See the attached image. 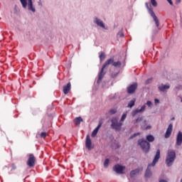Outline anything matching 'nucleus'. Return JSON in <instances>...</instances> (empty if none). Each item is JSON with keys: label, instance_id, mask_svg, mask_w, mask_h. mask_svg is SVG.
<instances>
[{"label": "nucleus", "instance_id": "nucleus-1", "mask_svg": "<svg viewBox=\"0 0 182 182\" xmlns=\"http://www.w3.org/2000/svg\"><path fill=\"white\" fill-rule=\"evenodd\" d=\"M112 66H114V68H120L122 66V63L120 61L114 62V59L109 58L102 65V69L100 72L98 73V80H97V83H100L102 82V79L105 77V75H106V72H105V70L107 68H109V65H112Z\"/></svg>", "mask_w": 182, "mask_h": 182}, {"label": "nucleus", "instance_id": "nucleus-2", "mask_svg": "<svg viewBox=\"0 0 182 182\" xmlns=\"http://www.w3.org/2000/svg\"><path fill=\"white\" fill-rule=\"evenodd\" d=\"M159 159H160V149H158L156 151V154L155 155L152 164L148 165L147 169L145 172L146 178H149V177H151V167H154V166H156V163H157Z\"/></svg>", "mask_w": 182, "mask_h": 182}, {"label": "nucleus", "instance_id": "nucleus-3", "mask_svg": "<svg viewBox=\"0 0 182 182\" xmlns=\"http://www.w3.org/2000/svg\"><path fill=\"white\" fill-rule=\"evenodd\" d=\"M176 160V151L173 149H168L166 157V164L168 167H171V165L174 164Z\"/></svg>", "mask_w": 182, "mask_h": 182}, {"label": "nucleus", "instance_id": "nucleus-4", "mask_svg": "<svg viewBox=\"0 0 182 182\" xmlns=\"http://www.w3.org/2000/svg\"><path fill=\"white\" fill-rule=\"evenodd\" d=\"M20 2L24 9L27 8L28 11H31L33 14L36 12V9L33 6V1L32 0H20Z\"/></svg>", "mask_w": 182, "mask_h": 182}, {"label": "nucleus", "instance_id": "nucleus-5", "mask_svg": "<svg viewBox=\"0 0 182 182\" xmlns=\"http://www.w3.org/2000/svg\"><path fill=\"white\" fill-rule=\"evenodd\" d=\"M122 126H123V123L119 121V117H113L111 119V127L116 132H120L122 130Z\"/></svg>", "mask_w": 182, "mask_h": 182}, {"label": "nucleus", "instance_id": "nucleus-6", "mask_svg": "<svg viewBox=\"0 0 182 182\" xmlns=\"http://www.w3.org/2000/svg\"><path fill=\"white\" fill-rule=\"evenodd\" d=\"M145 5L149 12V14L153 18V19L155 22L156 26H159L160 25V22L159 21V18H157V16H156V14L153 11V9H151V6L150 5L149 3H146Z\"/></svg>", "mask_w": 182, "mask_h": 182}, {"label": "nucleus", "instance_id": "nucleus-7", "mask_svg": "<svg viewBox=\"0 0 182 182\" xmlns=\"http://www.w3.org/2000/svg\"><path fill=\"white\" fill-rule=\"evenodd\" d=\"M138 143L144 153H149V150H150V143L144 139H139Z\"/></svg>", "mask_w": 182, "mask_h": 182}, {"label": "nucleus", "instance_id": "nucleus-8", "mask_svg": "<svg viewBox=\"0 0 182 182\" xmlns=\"http://www.w3.org/2000/svg\"><path fill=\"white\" fill-rule=\"evenodd\" d=\"M35 161H36V158H35L33 154H29L28 159L27 161V166H28V167H34Z\"/></svg>", "mask_w": 182, "mask_h": 182}, {"label": "nucleus", "instance_id": "nucleus-9", "mask_svg": "<svg viewBox=\"0 0 182 182\" xmlns=\"http://www.w3.org/2000/svg\"><path fill=\"white\" fill-rule=\"evenodd\" d=\"M94 23H96V25H97V26H100V28H102V29H107L106 28V26H105V23H103V21L97 17H95L94 18Z\"/></svg>", "mask_w": 182, "mask_h": 182}, {"label": "nucleus", "instance_id": "nucleus-10", "mask_svg": "<svg viewBox=\"0 0 182 182\" xmlns=\"http://www.w3.org/2000/svg\"><path fill=\"white\" fill-rule=\"evenodd\" d=\"M158 89H159V90H160V92H163L164 93H166V92H167L168 90V89H170V85L169 84H167V85L160 84L158 86Z\"/></svg>", "mask_w": 182, "mask_h": 182}, {"label": "nucleus", "instance_id": "nucleus-11", "mask_svg": "<svg viewBox=\"0 0 182 182\" xmlns=\"http://www.w3.org/2000/svg\"><path fill=\"white\" fill-rule=\"evenodd\" d=\"M136 89H137V83H134L127 87V92L129 95H133L136 92Z\"/></svg>", "mask_w": 182, "mask_h": 182}, {"label": "nucleus", "instance_id": "nucleus-12", "mask_svg": "<svg viewBox=\"0 0 182 182\" xmlns=\"http://www.w3.org/2000/svg\"><path fill=\"white\" fill-rule=\"evenodd\" d=\"M85 146L88 150H92V139H90V136L89 135L86 136Z\"/></svg>", "mask_w": 182, "mask_h": 182}, {"label": "nucleus", "instance_id": "nucleus-13", "mask_svg": "<svg viewBox=\"0 0 182 182\" xmlns=\"http://www.w3.org/2000/svg\"><path fill=\"white\" fill-rule=\"evenodd\" d=\"M173 132V124H170L166 129L165 134V139H168L170 136H171V133Z\"/></svg>", "mask_w": 182, "mask_h": 182}, {"label": "nucleus", "instance_id": "nucleus-14", "mask_svg": "<svg viewBox=\"0 0 182 182\" xmlns=\"http://www.w3.org/2000/svg\"><path fill=\"white\" fill-rule=\"evenodd\" d=\"M102 124H103V123L102 122H99L97 127L92 132V137H96L99 132V129H100V127H102Z\"/></svg>", "mask_w": 182, "mask_h": 182}, {"label": "nucleus", "instance_id": "nucleus-15", "mask_svg": "<svg viewBox=\"0 0 182 182\" xmlns=\"http://www.w3.org/2000/svg\"><path fill=\"white\" fill-rule=\"evenodd\" d=\"M123 170H124V166L120 165H115L114 167V171L118 174H123Z\"/></svg>", "mask_w": 182, "mask_h": 182}, {"label": "nucleus", "instance_id": "nucleus-16", "mask_svg": "<svg viewBox=\"0 0 182 182\" xmlns=\"http://www.w3.org/2000/svg\"><path fill=\"white\" fill-rule=\"evenodd\" d=\"M182 144V132L179 131L176 136V146H181Z\"/></svg>", "mask_w": 182, "mask_h": 182}, {"label": "nucleus", "instance_id": "nucleus-17", "mask_svg": "<svg viewBox=\"0 0 182 182\" xmlns=\"http://www.w3.org/2000/svg\"><path fill=\"white\" fill-rule=\"evenodd\" d=\"M144 110H146V105H142L141 109H136L135 110H134L132 112V116L134 117L136 116V114H137V113H143V112H144Z\"/></svg>", "mask_w": 182, "mask_h": 182}, {"label": "nucleus", "instance_id": "nucleus-18", "mask_svg": "<svg viewBox=\"0 0 182 182\" xmlns=\"http://www.w3.org/2000/svg\"><path fill=\"white\" fill-rule=\"evenodd\" d=\"M71 85L70 82H68L66 85L63 87V93L64 95H68L70 91Z\"/></svg>", "mask_w": 182, "mask_h": 182}, {"label": "nucleus", "instance_id": "nucleus-19", "mask_svg": "<svg viewBox=\"0 0 182 182\" xmlns=\"http://www.w3.org/2000/svg\"><path fill=\"white\" fill-rule=\"evenodd\" d=\"M81 122H83V119H82L81 117H76L74 119V123H75V126H80Z\"/></svg>", "mask_w": 182, "mask_h": 182}, {"label": "nucleus", "instance_id": "nucleus-20", "mask_svg": "<svg viewBox=\"0 0 182 182\" xmlns=\"http://www.w3.org/2000/svg\"><path fill=\"white\" fill-rule=\"evenodd\" d=\"M139 171H140V170H139V169H135V170L131 171L130 176L134 177V176H136V174H139Z\"/></svg>", "mask_w": 182, "mask_h": 182}, {"label": "nucleus", "instance_id": "nucleus-21", "mask_svg": "<svg viewBox=\"0 0 182 182\" xmlns=\"http://www.w3.org/2000/svg\"><path fill=\"white\" fill-rule=\"evenodd\" d=\"M146 140L149 142L154 141V136L153 135H147Z\"/></svg>", "mask_w": 182, "mask_h": 182}, {"label": "nucleus", "instance_id": "nucleus-22", "mask_svg": "<svg viewBox=\"0 0 182 182\" xmlns=\"http://www.w3.org/2000/svg\"><path fill=\"white\" fill-rule=\"evenodd\" d=\"M134 103H136V100H131L129 103H128V105H127V107H133V106H134Z\"/></svg>", "mask_w": 182, "mask_h": 182}, {"label": "nucleus", "instance_id": "nucleus-23", "mask_svg": "<svg viewBox=\"0 0 182 182\" xmlns=\"http://www.w3.org/2000/svg\"><path fill=\"white\" fill-rule=\"evenodd\" d=\"M105 58H106V54H105V53H101V54L100 55V62H103V60H105Z\"/></svg>", "mask_w": 182, "mask_h": 182}, {"label": "nucleus", "instance_id": "nucleus-24", "mask_svg": "<svg viewBox=\"0 0 182 182\" xmlns=\"http://www.w3.org/2000/svg\"><path fill=\"white\" fill-rule=\"evenodd\" d=\"M117 113V110L116 109H112L109 111V114H116Z\"/></svg>", "mask_w": 182, "mask_h": 182}, {"label": "nucleus", "instance_id": "nucleus-25", "mask_svg": "<svg viewBox=\"0 0 182 182\" xmlns=\"http://www.w3.org/2000/svg\"><path fill=\"white\" fill-rule=\"evenodd\" d=\"M126 117H127V114L124 113L121 117L120 122L122 123V122H124V120L126 119Z\"/></svg>", "mask_w": 182, "mask_h": 182}, {"label": "nucleus", "instance_id": "nucleus-26", "mask_svg": "<svg viewBox=\"0 0 182 182\" xmlns=\"http://www.w3.org/2000/svg\"><path fill=\"white\" fill-rule=\"evenodd\" d=\"M140 122H143V117L137 118L134 122V124H136V123H140Z\"/></svg>", "mask_w": 182, "mask_h": 182}, {"label": "nucleus", "instance_id": "nucleus-27", "mask_svg": "<svg viewBox=\"0 0 182 182\" xmlns=\"http://www.w3.org/2000/svg\"><path fill=\"white\" fill-rule=\"evenodd\" d=\"M150 2L152 6H154L155 8L157 6V1L156 0H150Z\"/></svg>", "mask_w": 182, "mask_h": 182}, {"label": "nucleus", "instance_id": "nucleus-28", "mask_svg": "<svg viewBox=\"0 0 182 182\" xmlns=\"http://www.w3.org/2000/svg\"><path fill=\"white\" fill-rule=\"evenodd\" d=\"M38 6H40L41 8H42V6H43V0H38V1L37 2Z\"/></svg>", "mask_w": 182, "mask_h": 182}, {"label": "nucleus", "instance_id": "nucleus-29", "mask_svg": "<svg viewBox=\"0 0 182 182\" xmlns=\"http://www.w3.org/2000/svg\"><path fill=\"white\" fill-rule=\"evenodd\" d=\"M117 36H119V38H124V34L123 33V32L119 31V32L117 33Z\"/></svg>", "mask_w": 182, "mask_h": 182}, {"label": "nucleus", "instance_id": "nucleus-30", "mask_svg": "<svg viewBox=\"0 0 182 182\" xmlns=\"http://www.w3.org/2000/svg\"><path fill=\"white\" fill-rule=\"evenodd\" d=\"M104 166L105 167H107V166H109V159H105V162H104Z\"/></svg>", "mask_w": 182, "mask_h": 182}, {"label": "nucleus", "instance_id": "nucleus-31", "mask_svg": "<svg viewBox=\"0 0 182 182\" xmlns=\"http://www.w3.org/2000/svg\"><path fill=\"white\" fill-rule=\"evenodd\" d=\"M10 166L11 167V171H13V170H16V165H15V164H12Z\"/></svg>", "mask_w": 182, "mask_h": 182}, {"label": "nucleus", "instance_id": "nucleus-32", "mask_svg": "<svg viewBox=\"0 0 182 182\" xmlns=\"http://www.w3.org/2000/svg\"><path fill=\"white\" fill-rule=\"evenodd\" d=\"M152 80H153V79L149 78V79H148V80H146L145 84H146V85H149V83H151V81H152Z\"/></svg>", "mask_w": 182, "mask_h": 182}, {"label": "nucleus", "instance_id": "nucleus-33", "mask_svg": "<svg viewBox=\"0 0 182 182\" xmlns=\"http://www.w3.org/2000/svg\"><path fill=\"white\" fill-rule=\"evenodd\" d=\"M140 133L137 132L134 134L132 136H130L129 139H134V137H136V136H139Z\"/></svg>", "mask_w": 182, "mask_h": 182}, {"label": "nucleus", "instance_id": "nucleus-34", "mask_svg": "<svg viewBox=\"0 0 182 182\" xmlns=\"http://www.w3.org/2000/svg\"><path fill=\"white\" fill-rule=\"evenodd\" d=\"M41 137L45 139V137H46V132H41Z\"/></svg>", "mask_w": 182, "mask_h": 182}, {"label": "nucleus", "instance_id": "nucleus-35", "mask_svg": "<svg viewBox=\"0 0 182 182\" xmlns=\"http://www.w3.org/2000/svg\"><path fill=\"white\" fill-rule=\"evenodd\" d=\"M154 103H155V105H158V103H160V100H159V99L156 98V99H154Z\"/></svg>", "mask_w": 182, "mask_h": 182}, {"label": "nucleus", "instance_id": "nucleus-36", "mask_svg": "<svg viewBox=\"0 0 182 182\" xmlns=\"http://www.w3.org/2000/svg\"><path fill=\"white\" fill-rule=\"evenodd\" d=\"M146 105H147V106H148L149 107H151V101H147V102H146Z\"/></svg>", "mask_w": 182, "mask_h": 182}, {"label": "nucleus", "instance_id": "nucleus-37", "mask_svg": "<svg viewBox=\"0 0 182 182\" xmlns=\"http://www.w3.org/2000/svg\"><path fill=\"white\" fill-rule=\"evenodd\" d=\"M166 1H167V2H168V4H169L171 6H173V1H171V0H166Z\"/></svg>", "mask_w": 182, "mask_h": 182}, {"label": "nucleus", "instance_id": "nucleus-38", "mask_svg": "<svg viewBox=\"0 0 182 182\" xmlns=\"http://www.w3.org/2000/svg\"><path fill=\"white\" fill-rule=\"evenodd\" d=\"M176 89H177L178 90H180L182 89V86L181 85H178L176 87Z\"/></svg>", "mask_w": 182, "mask_h": 182}, {"label": "nucleus", "instance_id": "nucleus-39", "mask_svg": "<svg viewBox=\"0 0 182 182\" xmlns=\"http://www.w3.org/2000/svg\"><path fill=\"white\" fill-rule=\"evenodd\" d=\"M151 129V127L150 125H149V126H147V127H146V130H149V129Z\"/></svg>", "mask_w": 182, "mask_h": 182}, {"label": "nucleus", "instance_id": "nucleus-40", "mask_svg": "<svg viewBox=\"0 0 182 182\" xmlns=\"http://www.w3.org/2000/svg\"><path fill=\"white\" fill-rule=\"evenodd\" d=\"M181 2V0H176L177 4H180Z\"/></svg>", "mask_w": 182, "mask_h": 182}, {"label": "nucleus", "instance_id": "nucleus-41", "mask_svg": "<svg viewBox=\"0 0 182 182\" xmlns=\"http://www.w3.org/2000/svg\"><path fill=\"white\" fill-rule=\"evenodd\" d=\"M159 182H168V181L165 180H160Z\"/></svg>", "mask_w": 182, "mask_h": 182}, {"label": "nucleus", "instance_id": "nucleus-42", "mask_svg": "<svg viewBox=\"0 0 182 182\" xmlns=\"http://www.w3.org/2000/svg\"><path fill=\"white\" fill-rule=\"evenodd\" d=\"M144 124H146V123H147V121L144 120Z\"/></svg>", "mask_w": 182, "mask_h": 182}, {"label": "nucleus", "instance_id": "nucleus-43", "mask_svg": "<svg viewBox=\"0 0 182 182\" xmlns=\"http://www.w3.org/2000/svg\"><path fill=\"white\" fill-rule=\"evenodd\" d=\"M175 119V118L174 117H173L172 119H171V120H174Z\"/></svg>", "mask_w": 182, "mask_h": 182}, {"label": "nucleus", "instance_id": "nucleus-44", "mask_svg": "<svg viewBox=\"0 0 182 182\" xmlns=\"http://www.w3.org/2000/svg\"><path fill=\"white\" fill-rule=\"evenodd\" d=\"M181 102H182V98H181Z\"/></svg>", "mask_w": 182, "mask_h": 182}, {"label": "nucleus", "instance_id": "nucleus-45", "mask_svg": "<svg viewBox=\"0 0 182 182\" xmlns=\"http://www.w3.org/2000/svg\"><path fill=\"white\" fill-rule=\"evenodd\" d=\"M181 182H182V179L181 180Z\"/></svg>", "mask_w": 182, "mask_h": 182}]
</instances>
